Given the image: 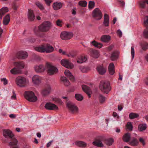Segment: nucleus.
Returning a JSON list of instances; mask_svg holds the SVG:
<instances>
[{"mask_svg": "<svg viewBox=\"0 0 148 148\" xmlns=\"http://www.w3.org/2000/svg\"><path fill=\"white\" fill-rule=\"evenodd\" d=\"M53 100L56 102L59 103H60L61 102V101L60 99L58 98H54L53 99Z\"/></svg>", "mask_w": 148, "mask_h": 148, "instance_id": "obj_53", "label": "nucleus"}, {"mask_svg": "<svg viewBox=\"0 0 148 148\" xmlns=\"http://www.w3.org/2000/svg\"><path fill=\"white\" fill-rule=\"evenodd\" d=\"M67 56L69 57H71L72 58L74 57L75 56L76 54L75 53L72 54L71 53H70L69 54H66Z\"/></svg>", "mask_w": 148, "mask_h": 148, "instance_id": "obj_60", "label": "nucleus"}, {"mask_svg": "<svg viewBox=\"0 0 148 148\" xmlns=\"http://www.w3.org/2000/svg\"><path fill=\"white\" fill-rule=\"evenodd\" d=\"M92 16L96 20H99L102 18V14L99 9H95L92 12Z\"/></svg>", "mask_w": 148, "mask_h": 148, "instance_id": "obj_11", "label": "nucleus"}, {"mask_svg": "<svg viewBox=\"0 0 148 148\" xmlns=\"http://www.w3.org/2000/svg\"><path fill=\"white\" fill-rule=\"evenodd\" d=\"M114 140L113 138H110L107 139L106 141V143L108 145H112Z\"/></svg>", "mask_w": 148, "mask_h": 148, "instance_id": "obj_42", "label": "nucleus"}, {"mask_svg": "<svg viewBox=\"0 0 148 148\" xmlns=\"http://www.w3.org/2000/svg\"><path fill=\"white\" fill-rule=\"evenodd\" d=\"M108 71L109 73L111 75H113L115 73L114 66L113 63H110L108 66Z\"/></svg>", "mask_w": 148, "mask_h": 148, "instance_id": "obj_25", "label": "nucleus"}, {"mask_svg": "<svg viewBox=\"0 0 148 148\" xmlns=\"http://www.w3.org/2000/svg\"><path fill=\"white\" fill-rule=\"evenodd\" d=\"M66 105L69 110L72 113H75L78 112V108L74 103L69 101L66 103Z\"/></svg>", "mask_w": 148, "mask_h": 148, "instance_id": "obj_9", "label": "nucleus"}, {"mask_svg": "<svg viewBox=\"0 0 148 148\" xmlns=\"http://www.w3.org/2000/svg\"><path fill=\"white\" fill-rule=\"evenodd\" d=\"M15 82L18 86L21 87H24L29 84V81L28 79L24 76H19L16 78Z\"/></svg>", "mask_w": 148, "mask_h": 148, "instance_id": "obj_5", "label": "nucleus"}, {"mask_svg": "<svg viewBox=\"0 0 148 148\" xmlns=\"http://www.w3.org/2000/svg\"><path fill=\"white\" fill-rule=\"evenodd\" d=\"M35 50L40 52L49 53L53 52L54 51V48L49 44H46L41 46L37 47L34 48Z\"/></svg>", "mask_w": 148, "mask_h": 148, "instance_id": "obj_4", "label": "nucleus"}, {"mask_svg": "<svg viewBox=\"0 0 148 148\" xmlns=\"http://www.w3.org/2000/svg\"><path fill=\"white\" fill-rule=\"evenodd\" d=\"M119 3L121 4V6H123L125 5V3L123 1H119Z\"/></svg>", "mask_w": 148, "mask_h": 148, "instance_id": "obj_64", "label": "nucleus"}, {"mask_svg": "<svg viewBox=\"0 0 148 148\" xmlns=\"http://www.w3.org/2000/svg\"><path fill=\"white\" fill-rule=\"evenodd\" d=\"M1 81L3 82V84L4 85H6L8 83V80L5 78H3L1 79Z\"/></svg>", "mask_w": 148, "mask_h": 148, "instance_id": "obj_52", "label": "nucleus"}, {"mask_svg": "<svg viewBox=\"0 0 148 148\" xmlns=\"http://www.w3.org/2000/svg\"><path fill=\"white\" fill-rule=\"evenodd\" d=\"M34 68L35 72L37 73H42L46 70L45 65L44 66L43 64L35 66Z\"/></svg>", "mask_w": 148, "mask_h": 148, "instance_id": "obj_14", "label": "nucleus"}, {"mask_svg": "<svg viewBox=\"0 0 148 148\" xmlns=\"http://www.w3.org/2000/svg\"><path fill=\"white\" fill-rule=\"evenodd\" d=\"M51 91V87L50 85H48L42 90L41 94L44 96H46L49 94Z\"/></svg>", "mask_w": 148, "mask_h": 148, "instance_id": "obj_15", "label": "nucleus"}, {"mask_svg": "<svg viewBox=\"0 0 148 148\" xmlns=\"http://www.w3.org/2000/svg\"><path fill=\"white\" fill-rule=\"evenodd\" d=\"M95 6L94 2L90 1L88 4V7L89 8L92 9Z\"/></svg>", "mask_w": 148, "mask_h": 148, "instance_id": "obj_48", "label": "nucleus"}, {"mask_svg": "<svg viewBox=\"0 0 148 148\" xmlns=\"http://www.w3.org/2000/svg\"><path fill=\"white\" fill-rule=\"evenodd\" d=\"M42 79V77L40 76L35 75L32 77V82L35 85L38 86L41 83Z\"/></svg>", "mask_w": 148, "mask_h": 148, "instance_id": "obj_12", "label": "nucleus"}, {"mask_svg": "<svg viewBox=\"0 0 148 148\" xmlns=\"http://www.w3.org/2000/svg\"><path fill=\"white\" fill-rule=\"evenodd\" d=\"M98 98L99 101L101 103L104 102L106 99V97L102 94L99 95Z\"/></svg>", "mask_w": 148, "mask_h": 148, "instance_id": "obj_41", "label": "nucleus"}, {"mask_svg": "<svg viewBox=\"0 0 148 148\" xmlns=\"http://www.w3.org/2000/svg\"><path fill=\"white\" fill-rule=\"evenodd\" d=\"M118 58V53L116 51L112 52L111 55V59L112 60H115Z\"/></svg>", "mask_w": 148, "mask_h": 148, "instance_id": "obj_36", "label": "nucleus"}, {"mask_svg": "<svg viewBox=\"0 0 148 148\" xmlns=\"http://www.w3.org/2000/svg\"><path fill=\"white\" fill-rule=\"evenodd\" d=\"M130 134L127 133H126L123 137V140L125 142H128L130 139Z\"/></svg>", "mask_w": 148, "mask_h": 148, "instance_id": "obj_37", "label": "nucleus"}, {"mask_svg": "<svg viewBox=\"0 0 148 148\" xmlns=\"http://www.w3.org/2000/svg\"><path fill=\"white\" fill-rule=\"evenodd\" d=\"M76 8H74L72 9V14L73 15H75L76 14Z\"/></svg>", "mask_w": 148, "mask_h": 148, "instance_id": "obj_61", "label": "nucleus"}, {"mask_svg": "<svg viewBox=\"0 0 148 148\" xmlns=\"http://www.w3.org/2000/svg\"><path fill=\"white\" fill-rule=\"evenodd\" d=\"M91 56L95 58H98L99 56V52L95 50H92L91 52Z\"/></svg>", "mask_w": 148, "mask_h": 148, "instance_id": "obj_28", "label": "nucleus"}, {"mask_svg": "<svg viewBox=\"0 0 148 148\" xmlns=\"http://www.w3.org/2000/svg\"><path fill=\"white\" fill-rule=\"evenodd\" d=\"M62 22V21L59 19L56 22V23L57 25L60 27L62 26V25L61 24Z\"/></svg>", "mask_w": 148, "mask_h": 148, "instance_id": "obj_55", "label": "nucleus"}, {"mask_svg": "<svg viewBox=\"0 0 148 148\" xmlns=\"http://www.w3.org/2000/svg\"><path fill=\"white\" fill-rule=\"evenodd\" d=\"M139 140L140 142L143 145H144L145 144V142L144 139L142 138H140L139 139Z\"/></svg>", "mask_w": 148, "mask_h": 148, "instance_id": "obj_56", "label": "nucleus"}, {"mask_svg": "<svg viewBox=\"0 0 148 148\" xmlns=\"http://www.w3.org/2000/svg\"><path fill=\"white\" fill-rule=\"evenodd\" d=\"M141 47L143 50H146L148 48V44L147 42H145L142 45Z\"/></svg>", "mask_w": 148, "mask_h": 148, "instance_id": "obj_46", "label": "nucleus"}, {"mask_svg": "<svg viewBox=\"0 0 148 148\" xmlns=\"http://www.w3.org/2000/svg\"><path fill=\"white\" fill-rule=\"evenodd\" d=\"M64 74L66 76L69 78L71 81L73 82L74 81V77L69 70H66L64 72Z\"/></svg>", "mask_w": 148, "mask_h": 148, "instance_id": "obj_24", "label": "nucleus"}, {"mask_svg": "<svg viewBox=\"0 0 148 148\" xmlns=\"http://www.w3.org/2000/svg\"><path fill=\"white\" fill-rule=\"evenodd\" d=\"M75 144L77 146L81 147H85L86 146V143L85 142L79 141H77L75 142Z\"/></svg>", "mask_w": 148, "mask_h": 148, "instance_id": "obj_29", "label": "nucleus"}, {"mask_svg": "<svg viewBox=\"0 0 148 148\" xmlns=\"http://www.w3.org/2000/svg\"><path fill=\"white\" fill-rule=\"evenodd\" d=\"M8 11V8L6 7H3L0 10V18L1 19L5 13Z\"/></svg>", "mask_w": 148, "mask_h": 148, "instance_id": "obj_31", "label": "nucleus"}, {"mask_svg": "<svg viewBox=\"0 0 148 148\" xmlns=\"http://www.w3.org/2000/svg\"><path fill=\"white\" fill-rule=\"evenodd\" d=\"M126 127L128 130L132 131V129L133 127L131 123V122H128L127 124Z\"/></svg>", "mask_w": 148, "mask_h": 148, "instance_id": "obj_44", "label": "nucleus"}, {"mask_svg": "<svg viewBox=\"0 0 148 148\" xmlns=\"http://www.w3.org/2000/svg\"><path fill=\"white\" fill-rule=\"evenodd\" d=\"M82 88L83 90L87 94L89 98H90L91 91L90 88L84 85L82 86Z\"/></svg>", "mask_w": 148, "mask_h": 148, "instance_id": "obj_19", "label": "nucleus"}, {"mask_svg": "<svg viewBox=\"0 0 148 148\" xmlns=\"http://www.w3.org/2000/svg\"><path fill=\"white\" fill-rule=\"evenodd\" d=\"M53 140H51V141H49V142L47 144V147H48L50 146L51 145L52 143L53 142Z\"/></svg>", "mask_w": 148, "mask_h": 148, "instance_id": "obj_63", "label": "nucleus"}, {"mask_svg": "<svg viewBox=\"0 0 148 148\" xmlns=\"http://www.w3.org/2000/svg\"><path fill=\"white\" fill-rule=\"evenodd\" d=\"M103 25L106 27H108L109 24V17L108 15L105 14L104 15V20L103 22Z\"/></svg>", "mask_w": 148, "mask_h": 148, "instance_id": "obj_21", "label": "nucleus"}, {"mask_svg": "<svg viewBox=\"0 0 148 148\" xmlns=\"http://www.w3.org/2000/svg\"><path fill=\"white\" fill-rule=\"evenodd\" d=\"M73 35V34L72 32L64 31L61 33L60 37L62 40H67L71 39Z\"/></svg>", "mask_w": 148, "mask_h": 148, "instance_id": "obj_10", "label": "nucleus"}, {"mask_svg": "<svg viewBox=\"0 0 148 148\" xmlns=\"http://www.w3.org/2000/svg\"><path fill=\"white\" fill-rule=\"evenodd\" d=\"M3 136L5 138L8 137L10 140L9 145L11 148H19L17 145L18 141L12 132L10 130L5 129L3 131Z\"/></svg>", "mask_w": 148, "mask_h": 148, "instance_id": "obj_1", "label": "nucleus"}, {"mask_svg": "<svg viewBox=\"0 0 148 148\" xmlns=\"http://www.w3.org/2000/svg\"><path fill=\"white\" fill-rule=\"evenodd\" d=\"M52 6L54 10H57L62 8V4L59 2H56L53 4Z\"/></svg>", "mask_w": 148, "mask_h": 148, "instance_id": "obj_22", "label": "nucleus"}, {"mask_svg": "<svg viewBox=\"0 0 148 148\" xmlns=\"http://www.w3.org/2000/svg\"><path fill=\"white\" fill-rule=\"evenodd\" d=\"M46 70L49 75H52L57 73L58 71L57 68L51 63L47 62L45 64Z\"/></svg>", "mask_w": 148, "mask_h": 148, "instance_id": "obj_6", "label": "nucleus"}, {"mask_svg": "<svg viewBox=\"0 0 148 148\" xmlns=\"http://www.w3.org/2000/svg\"><path fill=\"white\" fill-rule=\"evenodd\" d=\"M28 18L31 21H32L35 18V16L33 10L29 9L28 13Z\"/></svg>", "mask_w": 148, "mask_h": 148, "instance_id": "obj_27", "label": "nucleus"}, {"mask_svg": "<svg viewBox=\"0 0 148 148\" xmlns=\"http://www.w3.org/2000/svg\"><path fill=\"white\" fill-rule=\"evenodd\" d=\"M10 20V16L8 14L4 18L3 24L4 25H7Z\"/></svg>", "mask_w": 148, "mask_h": 148, "instance_id": "obj_34", "label": "nucleus"}, {"mask_svg": "<svg viewBox=\"0 0 148 148\" xmlns=\"http://www.w3.org/2000/svg\"><path fill=\"white\" fill-rule=\"evenodd\" d=\"M47 5H49L51 3V0H44Z\"/></svg>", "mask_w": 148, "mask_h": 148, "instance_id": "obj_59", "label": "nucleus"}, {"mask_svg": "<svg viewBox=\"0 0 148 148\" xmlns=\"http://www.w3.org/2000/svg\"><path fill=\"white\" fill-rule=\"evenodd\" d=\"M35 4L36 6L42 11L43 13H46L47 11L45 10V8L43 5L39 1H36L35 2Z\"/></svg>", "mask_w": 148, "mask_h": 148, "instance_id": "obj_18", "label": "nucleus"}, {"mask_svg": "<svg viewBox=\"0 0 148 148\" xmlns=\"http://www.w3.org/2000/svg\"><path fill=\"white\" fill-rule=\"evenodd\" d=\"M101 40L104 42H108L111 39V37L108 35H104L101 37Z\"/></svg>", "mask_w": 148, "mask_h": 148, "instance_id": "obj_23", "label": "nucleus"}, {"mask_svg": "<svg viewBox=\"0 0 148 148\" xmlns=\"http://www.w3.org/2000/svg\"><path fill=\"white\" fill-rule=\"evenodd\" d=\"M118 35L120 37H121L122 35V32L121 31L120 29L118 30L117 32Z\"/></svg>", "mask_w": 148, "mask_h": 148, "instance_id": "obj_57", "label": "nucleus"}, {"mask_svg": "<svg viewBox=\"0 0 148 148\" xmlns=\"http://www.w3.org/2000/svg\"><path fill=\"white\" fill-rule=\"evenodd\" d=\"M144 23L146 26H148V16H145L144 18Z\"/></svg>", "mask_w": 148, "mask_h": 148, "instance_id": "obj_47", "label": "nucleus"}, {"mask_svg": "<svg viewBox=\"0 0 148 148\" xmlns=\"http://www.w3.org/2000/svg\"><path fill=\"white\" fill-rule=\"evenodd\" d=\"M61 81L66 86H68L70 84V82L65 77H62L61 78Z\"/></svg>", "mask_w": 148, "mask_h": 148, "instance_id": "obj_33", "label": "nucleus"}, {"mask_svg": "<svg viewBox=\"0 0 148 148\" xmlns=\"http://www.w3.org/2000/svg\"><path fill=\"white\" fill-rule=\"evenodd\" d=\"M75 97L77 100L79 101H81L83 99L82 96L79 94H76L75 95Z\"/></svg>", "mask_w": 148, "mask_h": 148, "instance_id": "obj_43", "label": "nucleus"}, {"mask_svg": "<svg viewBox=\"0 0 148 148\" xmlns=\"http://www.w3.org/2000/svg\"><path fill=\"white\" fill-rule=\"evenodd\" d=\"M61 64L63 66L69 69H72L73 67V64L69 60H62L61 61Z\"/></svg>", "mask_w": 148, "mask_h": 148, "instance_id": "obj_13", "label": "nucleus"}, {"mask_svg": "<svg viewBox=\"0 0 148 148\" xmlns=\"http://www.w3.org/2000/svg\"><path fill=\"white\" fill-rule=\"evenodd\" d=\"M140 5L141 8H144L145 6V3L143 1H141L140 2Z\"/></svg>", "mask_w": 148, "mask_h": 148, "instance_id": "obj_51", "label": "nucleus"}, {"mask_svg": "<svg viewBox=\"0 0 148 148\" xmlns=\"http://www.w3.org/2000/svg\"><path fill=\"white\" fill-rule=\"evenodd\" d=\"M100 89L104 93L108 94L111 90L110 83L108 82L102 81L99 86Z\"/></svg>", "mask_w": 148, "mask_h": 148, "instance_id": "obj_7", "label": "nucleus"}, {"mask_svg": "<svg viewBox=\"0 0 148 148\" xmlns=\"http://www.w3.org/2000/svg\"><path fill=\"white\" fill-rule=\"evenodd\" d=\"M143 35L145 38H148V28L144 30L143 33Z\"/></svg>", "mask_w": 148, "mask_h": 148, "instance_id": "obj_49", "label": "nucleus"}, {"mask_svg": "<svg viewBox=\"0 0 148 148\" xmlns=\"http://www.w3.org/2000/svg\"><path fill=\"white\" fill-rule=\"evenodd\" d=\"M87 60L86 56H81L78 57L77 62L79 63H82L86 61Z\"/></svg>", "mask_w": 148, "mask_h": 148, "instance_id": "obj_32", "label": "nucleus"}, {"mask_svg": "<svg viewBox=\"0 0 148 148\" xmlns=\"http://www.w3.org/2000/svg\"><path fill=\"white\" fill-rule=\"evenodd\" d=\"M59 53L63 55H66V52L65 51H63L61 49H59L58 51Z\"/></svg>", "mask_w": 148, "mask_h": 148, "instance_id": "obj_54", "label": "nucleus"}, {"mask_svg": "<svg viewBox=\"0 0 148 148\" xmlns=\"http://www.w3.org/2000/svg\"><path fill=\"white\" fill-rule=\"evenodd\" d=\"M13 94L11 97V98L13 99H16V95L15 94L14 92L13 91Z\"/></svg>", "mask_w": 148, "mask_h": 148, "instance_id": "obj_62", "label": "nucleus"}, {"mask_svg": "<svg viewBox=\"0 0 148 148\" xmlns=\"http://www.w3.org/2000/svg\"><path fill=\"white\" fill-rule=\"evenodd\" d=\"M16 56L18 58L24 59L26 58L27 57L28 55L26 51H20L17 52Z\"/></svg>", "mask_w": 148, "mask_h": 148, "instance_id": "obj_16", "label": "nucleus"}, {"mask_svg": "<svg viewBox=\"0 0 148 148\" xmlns=\"http://www.w3.org/2000/svg\"><path fill=\"white\" fill-rule=\"evenodd\" d=\"M97 70L99 73L101 75L104 74L106 72V69L102 65L98 66L97 68Z\"/></svg>", "mask_w": 148, "mask_h": 148, "instance_id": "obj_20", "label": "nucleus"}, {"mask_svg": "<svg viewBox=\"0 0 148 148\" xmlns=\"http://www.w3.org/2000/svg\"><path fill=\"white\" fill-rule=\"evenodd\" d=\"M131 54L132 59H133L134 58L135 55V51L134 47H131Z\"/></svg>", "mask_w": 148, "mask_h": 148, "instance_id": "obj_50", "label": "nucleus"}, {"mask_svg": "<svg viewBox=\"0 0 148 148\" xmlns=\"http://www.w3.org/2000/svg\"><path fill=\"white\" fill-rule=\"evenodd\" d=\"M45 107L46 109L49 110H57L58 109L57 106L51 102L47 103Z\"/></svg>", "mask_w": 148, "mask_h": 148, "instance_id": "obj_17", "label": "nucleus"}, {"mask_svg": "<svg viewBox=\"0 0 148 148\" xmlns=\"http://www.w3.org/2000/svg\"><path fill=\"white\" fill-rule=\"evenodd\" d=\"M139 114L136 113L131 112L129 115V117L131 119L137 118L139 116Z\"/></svg>", "mask_w": 148, "mask_h": 148, "instance_id": "obj_39", "label": "nucleus"}, {"mask_svg": "<svg viewBox=\"0 0 148 148\" xmlns=\"http://www.w3.org/2000/svg\"><path fill=\"white\" fill-rule=\"evenodd\" d=\"M15 67L10 71L11 73L13 75H17L21 73V69L25 66L24 63L23 62H15L13 63Z\"/></svg>", "mask_w": 148, "mask_h": 148, "instance_id": "obj_3", "label": "nucleus"}, {"mask_svg": "<svg viewBox=\"0 0 148 148\" xmlns=\"http://www.w3.org/2000/svg\"><path fill=\"white\" fill-rule=\"evenodd\" d=\"M94 46L95 47L99 48H100L102 47L103 45L102 44L96 42L95 40L91 42V44Z\"/></svg>", "mask_w": 148, "mask_h": 148, "instance_id": "obj_35", "label": "nucleus"}, {"mask_svg": "<svg viewBox=\"0 0 148 148\" xmlns=\"http://www.w3.org/2000/svg\"><path fill=\"white\" fill-rule=\"evenodd\" d=\"M24 97L25 99L31 102H35L36 101L37 98L34 93L31 91H27L25 92Z\"/></svg>", "mask_w": 148, "mask_h": 148, "instance_id": "obj_8", "label": "nucleus"}, {"mask_svg": "<svg viewBox=\"0 0 148 148\" xmlns=\"http://www.w3.org/2000/svg\"><path fill=\"white\" fill-rule=\"evenodd\" d=\"M93 145L96 146L98 147H101L103 146V145L101 141L97 140L93 142Z\"/></svg>", "mask_w": 148, "mask_h": 148, "instance_id": "obj_38", "label": "nucleus"}, {"mask_svg": "<svg viewBox=\"0 0 148 148\" xmlns=\"http://www.w3.org/2000/svg\"><path fill=\"white\" fill-rule=\"evenodd\" d=\"M51 26V23L50 22L45 21L38 27V30L36 28L34 29V33L37 36L41 37L42 36L39 31L43 32H47L49 31Z\"/></svg>", "mask_w": 148, "mask_h": 148, "instance_id": "obj_2", "label": "nucleus"}, {"mask_svg": "<svg viewBox=\"0 0 148 148\" xmlns=\"http://www.w3.org/2000/svg\"><path fill=\"white\" fill-rule=\"evenodd\" d=\"M147 125L146 123L139 124L138 126V130L140 132L145 131L147 128Z\"/></svg>", "mask_w": 148, "mask_h": 148, "instance_id": "obj_26", "label": "nucleus"}, {"mask_svg": "<svg viewBox=\"0 0 148 148\" xmlns=\"http://www.w3.org/2000/svg\"><path fill=\"white\" fill-rule=\"evenodd\" d=\"M113 116L114 117L116 118L117 119H119V116H118L117 113L115 112H113Z\"/></svg>", "mask_w": 148, "mask_h": 148, "instance_id": "obj_58", "label": "nucleus"}, {"mask_svg": "<svg viewBox=\"0 0 148 148\" xmlns=\"http://www.w3.org/2000/svg\"><path fill=\"white\" fill-rule=\"evenodd\" d=\"M138 143V140L135 138H133L129 143L130 145L133 146H137Z\"/></svg>", "mask_w": 148, "mask_h": 148, "instance_id": "obj_30", "label": "nucleus"}, {"mask_svg": "<svg viewBox=\"0 0 148 148\" xmlns=\"http://www.w3.org/2000/svg\"><path fill=\"white\" fill-rule=\"evenodd\" d=\"M79 5L81 6L85 7L87 5V3L85 1H82L79 2Z\"/></svg>", "mask_w": 148, "mask_h": 148, "instance_id": "obj_45", "label": "nucleus"}, {"mask_svg": "<svg viewBox=\"0 0 148 148\" xmlns=\"http://www.w3.org/2000/svg\"><path fill=\"white\" fill-rule=\"evenodd\" d=\"M79 69L83 73H86L89 70V68L88 67L84 66H81Z\"/></svg>", "mask_w": 148, "mask_h": 148, "instance_id": "obj_40", "label": "nucleus"}]
</instances>
